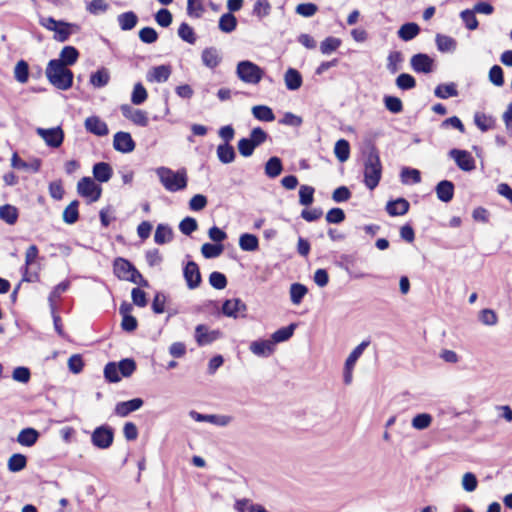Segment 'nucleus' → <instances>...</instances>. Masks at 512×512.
<instances>
[{"label":"nucleus","instance_id":"f257e3e1","mask_svg":"<svg viewBox=\"0 0 512 512\" xmlns=\"http://www.w3.org/2000/svg\"><path fill=\"white\" fill-rule=\"evenodd\" d=\"M46 77L50 84L59 90L66 91L73 85L74 74L63 62L50 60L45 70Z\"/></svg>","mask_w":512,"mask_h":512},{"label":"nucleus","instance_id":"f03ea898","mask_svg":"<svg viewBox=\"0 0 512 512\" xmlns=\"http://www.w3.org/2000/svg\"><path fill=\"white\" fill-rule=\"evenodd\" d=\"M156 174L163 187L169 192H178L187 187L188 177L185 168L174 171L168 167H159Z\"/></svg>","mask_w":512,"mask_h":512},{"label":"nucleus","instance_id":"7ed1b4c3","mask_svg":"<svg viewBox=\"0 0 512 512\" xmlns=\"http://www.w3.org/2000/svg\"><path fill=\"white\" fill-rule=\"evenodd\" d=\"M382 176V165L379 157L378 150L372 146L370 147L364 162V183L370 190H374Z\"/></svg>","mask_w":512,"mask_h":512},{"label":"nucleus","instance_id":"20e7f679","mask_svg":"<svg viewBox=\"0 0 512 512\" xmlns=\"http://www.w3.org/2000/svg\"><path fill=\"white\" fill-rule=\"evenodd\" d=\"M236 75L242 82L254 85L261 81L264 71L255 63L244 60L237 64Z\"/></svg>","mask_w":512,"mask_h":512},{"label":"nucleus","instance_id":"39448f33","mask_svg":"<svg viewBox=\"0 0 512 512\" xmlns=\"http://www.w3.org/2000/svg\"><path fill=\"white\" fill-rule=\"evenodd\" d=\"M78 194L87 199L88 203L96 202L100 199L102 188L92 178L83 177L77 184Z\"/></svg>","mask_w":512,"mask_h":512},{"label":"nucleus","instance_id":"423d86ee","mask_svg":"<svg viewBox=\"0 0 512 512\" xmlns=\"http://www.w3.org/2000/svg\"><path fill=\"white\" fill-rule=\"evenodd\" d=\"M114 440V430L108 425H102L94 429L91 434L92 444L99 449H108Z\"/></svg>","mask_w":512,"mask_h":512},{"label":"nucleus","instance_id":"0eeeda50","mask_svg":"<svg viewBox=\"0 0 512 512\" xmlns=\"http://www.w3.org/2000/svg\"><path fill=\"white\" fill-rule=\"evenodd\" d=\"M36 134L40 136L45 144L51 148H58L64 141V131L61 127L41 128L36 129Z\"/></svg>","mask_w":512,"mask_h":512},{"label":"nucleus","instance_id":"6e6552de","mask_svg":"<svg viewBox=\"0 0 512 512\" xmlns=\"http://www.w3.org/2000/svg\"><path fill=\"white\" fill-rule=\"evenodd\" d=\"M449 156L455 161L459 169L471 172L476 168L475 160L470 152L461 149H451Z\"/></svg>","mask_w":512,"mask_h":512},{"label":"nucleus","instance_id":"1a4fd4ad","mask_svg":"<svg viewBox=\"0 0 512 512\" xmlns=\"http://www.w3.org/2000/svg\"><path fill=\"white\" fill-rule=\"evenodd\" d=\"M410 64L416 73L428 74L433 71L434 60L427 54L418 53L411 57Z\"/></svg>","mask_w":512,"mask_h":512},{"label":"nucleus","instance_id":"9d476101","mask_svg":"<svg viewBox=\"0 0 512 512\" xmlns=\"http://www.w3.org/2000/svg\"><path fill=\"white\" fill-rule=\"evenodd\" d=\"M183 276L189 289H196L200 286L202 278L196 262H187L183 268Z\"/></svg>","mask_w":512,"mask_h":512},{"label":"nucleus","instance_id":"9b49d317","mask_svg":"<svg viewBox=\"0 0 512 512\" xmlns=\"http://www.w3.org/2000/svg\"><path fill=\"white\" fill-rule=\"evenodd\" d=\"M246 310V304L239 298L226 300L222 306L223 314L233 318L244 317Z\"/></svg>","mask_w":512,"mask_h":512},{"label":"nucleus","instance_id":"f8f14e48","mask_svg":"<svg viewBox=\"0 0 512 512\" xmlns=\"http://www.w3.org/2000/svg\"><path fill=\"white\" fill-rule=\"evenodd\" d=\"M121 112L123 116L129 120H131L134 124L146 127L149 123V119L147 113L140 109H135L128 104H124L121 106Z\"/></svg>","mask_w":512,"mask_h":512},{"label":"nucleus","instance_id":"ddd939ff","mask_svg":"<svg viewBox=\"0 0 512 512\" xmlns=\"http://www.w3.org/2000/svg\"><path fill=\"white\" fill-rule=\"evenodd\" d=\"M218 330H209L204 324H199L195 328V340L199 346L211 344L220 337Z\"/></svg>","mask_w":512,"mask_h":512},{"label":"nucleus","instance_id":"4468645a","mask_svg":"<svg viewBox=\"0 0 512 512\" xmlns=\"http://www.w3.org/2000/svg\"><path fill=\"white\" fill-rule=\"evenodd\" d=\"M113 147L116 151L130 153L135 149V142L128 132H117L114 135Z\"/></svg>","mask_w":512,"mask_h":512},{"label":"nucleus","instance_id":"2eb2a0df","mask_svg":"<svg viewBox=\"0 0 512 512\" xmlns=\"http://www.w3.org/2000/svg\"><path fill=\"white\" fill-rule=\"evenodd\" d=\"M144 404L141 398H134L128 401L118 402L115 406L114 413L119 417H126L130 413L140 409Z\"/></svg>","mask_w":512,"mask_h":512},{"label":"nucleus","instance_id":"dca6fc26","mask_svg":"<svg viewBox=\"0 0 512 512\" xmlns=\"http://www.w3.org/2000/svg\"><path fill=\"white\" fill-rule=\"evenodd\" d=\"M84 126L88 132L96 136H106L109 133L107 124L98 116H90L86 118Z\"/></svg>","mask_w":512,"mask_h":512},{"label":"nucleus","instance_id":"f3484780","mask_svg":"<svg viewBox=\"0 0 512 512\" xmlns=\"http://www.w3.org/2000/svg\"><path fill=\"white\" fill-rule=\"evenodd\" d=\"M171 75V68L168 65H159L152 67L146 75V79L151 83L166 82Z\"/></svg>","mask_w":512,"mask_h":512},{"label":"nucleus","instance_id":"a211bd4d","mask_svg":"<svg viewBox=\"0 0 512 512\" xmlns=\"http://www.w3.org/2000/svg\"><path fill=\"white\" fill-rule=\"evenodd\" d=\"M249 349L256 356L268 357L274 352L275 346L270 339L256 340L251 342Z\"/></svg>","mask_w":512,"mask_h":512},{"label":"nucleus","instance_id":"6ab92c4d","mask_svg":"<svg viewBox=\"0 0 512 512\" xmlns=\"http://www.w3.org/2000/svg\"><path fill=\"white\" fill-rule=\"evenodd\" d=\"M201 60L204 66L214 69L221 63L222 56L217 48L207 47L202 51Z\"/></svg>","mask_w":512,"mask_h":512},{"label":"nucleus","instance_id":"aec40b11","mask_svg":"<svg viewBox=\"0 0 512 512\" xmlns=\"http://www.w3.org/2000/svg\"><path fill=\"white\" fill-rule=\"evenodd\" d=\"M410 203L405 198H397L386 204V211L390 216H402L408 213Z\"/></svg>","mask_w":512,"mask_h":512},{"label":"nucleus","instance_id":"412c9836","mask_svg":"<svg viewBox=\"0 0 512 512\" xmlns=\"http://www.w3.org/2000/svg\"><path fill=\"white\" fill-rule=\"evenodd\" d=\"M435 192L440 201L450 202L454 196V184L451 181L442 180L436 185Z\"/></svg>","mask_w":512,"mask_h":512},{"label":"nucleus","instance_id":"4be33fe9","mask_svg":"<svg viewBox=\"0 0 512 512\" xmlns=\"http://www.w3.org/2000/svg\"><path fill=\"white\" fill-rule=\"evenodd\" d=\"M93 176L99 182H108L112 175L113 170L110 164L106 162H98L93 166Z\"/></svg>","mask_w":512,"mask_h":512},{"label":"nucleus","instance_id":"5701e85b","mask_svg":"<svg viewBox=\"0 0 512 512\" xmlns=\"http://www.w3.org/2000/svg\"><path fill=\"white\" fill-rule=\"evenodd\" d=\"M39 438V432L34 428H25L22 429L18 436H17V442L26 447L33 446Z\"/></svg>","mask_w":512,"mask_h":512},{"label":"nucleus","instance_id":"b1692460","mask_svg":"<svg viewBox=\"0 0 512 512\" xmlns=\"http://www.w3.org/2000/svg\"><path fill=\"white\" fill-rule=\"evenodd\" d=\"M114 273L119 279L125 280L135 268L131 262L124 258H116L114 261Z\"/></svg>","mask_w":512,"mask_h":512},{"label":"nucleus","instance_id":"393cba45","mask_svg":"<svg viewBox=\"0 0 512 512\" xmlns=\"http://www.w3.org/2000/svg\"><path fill=\"white\" fill-rule=\"evenodd\" d=\"M420 33V27L414 22L403 24L398 32V37L403 41H410L414 39Z\"/></svg>","mask_w":512,"mask_h":512},{"label":"nucleus","instance_id":"a878e982","mask_svg":"<svg viewBox=\"0 0 512 512\" xmlns=\"http://www.w3.org/2000/svg\"><path fill=\"white\" fill-rule=\"evenodd\" d=\"M284 81L288 90H298L302 85V76L296 69L289 68L284 75Z\"/></svg>","mask_w":512,"mask_h":512},{"label":"nucleus","instance_id":"bb28decb","mask_svg":"<svg viewBox=\"0 0 512 512\" xmlns=\"http://www.w3.org/2000/svg\"><path fill=\"white\" fill-rule=\"evenodd\" d=\"M118 24L123 31L132 30L137 22L138 17L133 11L124 12L117 17Z\"/></svg>","mask_w":512,"mask_h":512},{"label":"nucleus","instance_id":"cd10ccee","mask_svg":"<svg viewBox=\"0 0 512 512\" xmlns=\"http://www.w3.org/2000/svg\"><path fill=\"white\" fill-rule=\"evenodd\" d=\"M172 239H173L172 229L168 225L159 224L157 226L155 234H154V241L159 245H163V244L171 242Z\"/></svg>","mask_w":512,"mask_h":512},{"label":"nucleus","instance_id":"c85d7f7f","mask_svg":"<svg viewBox=\"0 0 512 512\" xmlns=\"http://www.w3.org/2000/svg\"><path fill=\"white\" fill-rule=\"evenodd\" d=\"M79 57L78 50L73 46H65L61 52L57 61L63 62V66H71L76 63Z\"/></svg>","mask_w":512,"mask_h":512},{"label":"nucleus","instance_id":"c756f323","mask_svg":"<svg viewBox=\"0 0 512 512\" xmlns=\"http://www.w3.org/2000/svg\"><path fill=\"white\" fill-rule=\"evenodd\" d=\"M283 171L282 161L279 157L273 156L265 164V174L269 178H276Z\"/></svg>","mask_w":512,"mask_h":512},{"label":"nucleus","instance_id":"7c9ffc66","mask_svg":"<svg viewBox=\"0 0 512 512\" xmlns=\"http://www.w3.org/2000/svg\"><path fill=\"white\" fill-rule=\"evenodd\" d=\"M216 152L219 161L223 164H229L233 162L236 157L234 148L227 143L218 145Z\"/></svg>","mask_w":512,"mask_h":512},{"label":"nucleus","instance_id":"2f4dec72","mask_svg":"<svg viewBox=\"0 0 512 512\" xmlns=\"http://www.w3.org/2000/svg\"><path fill=\"white\" fill-rule=\"evenodd\" d=\"M110 74L106 68H101L90 76V84L95 88H102L109 83Z\"/></svg>","mask_w":512,"mask_h":512},{"label":"nucleus","instance_id":"473e14b6","mask_svg":"<svg viewBox=\"0 0 512 512\" xmlns=\"http://www.w3.org/2000/svg\"><path fill=\"white\" fill-rule=\"evenodd\" d=\"M437 49L440 52H452L456 49V41L450 36L437 34L435 38Z\"/></svg>","mask_w":512,"mask_h":512},{"label":"nucleus","instance_id":"72a5a7b5","mask_svg":"<svg viewBox=\"0 0 512 512\" xmlns=\"http://www.w3.org/2000/svg\"><path fill=\"white\" fill-rule=\"evenodd\" d=\"M0 219L9 225H13L18 219V209L10 204L0 207Z\"/></svg>","mask_w":512,"mask_h":512},{"label":"nucleus","instance_id":"f704fd0d","mask_svg":"<svg viewBox=\"0 0 512 512\" xmlns=\"http://www.w3.org/2000/svg\"><path fill=\"white\" fill-rule=\"evenodd\" d=\"M434 94L437 98L448 99L450 97H456L458 95V91L455 83L439 84L435 88Z\"/></svg>","mask_w":512,"mask_h":512},{"label":"nucleus","instance_id":"c9c22d12","mask_svg":"<svg viewBox=\"0 0 512 512\" xmlns=\"http://www.w3.org/2000/svg\"><path fill=\"white\" fill-rule=\"evenodd\" d=\"M239 246L243 251L252 252L258 249L259 241L255 235L244 233L239 238Z\"/></svg>","mask_w":512,"mask_h":512},{"label":"nucleus","instance_id":"e433bc0d","mask_svg":"<svg viewBox=\"0 0 512 512\" xmlns=\"http://www.w3.org/2000/svg\"><path fill=\"white\" fill-rule=\"evenodd\" d=\"M252 114L259 121L272 122L275 119L272 109L266 105L252 107Z\"/></svg>","mask_w":512,"mask_h":512},{"label":"nucleus","instance_id":"4c0bfd02","mask_svg":"<svg viewBox=\"0 0 512 512\" xmlns=\"http://www.w3.org/2000/svg\"><path fill=\"white\" fill-rule=\"evenodd\" d=\"M27 465V458L25 455L15 453L8 459L7 467L10 472H19Z\"/></svg>","mask_w":512,"mask_h":512},{"label":"nucleus","instance_id":"58836bf2","mask_svg":"<svg viewBox=\"0 0 512 512\" xmlns=\"http://www.w3.org/2000/svg\"><path fill=\"white\" fill-rule=\"evenodd\" d=\"M219 29L224 33H231L237 27V19L232 13H225L219 19Z\"/></svg>","mask_w":512,"mask_h":512},{"label":"nucleus","instance_id":"ea45409f","mask_svg":"<svg viewBox=\"0 0 512 512\" xmlns=\"http://www.w3.org/2000/svg\"><path fill=\"white\" fill-rule=\"evenodd\" d=\"M296 328V324L292 323L287 327H283L275 331L271 335V341L274 342V345L276 343L287 341L289 338L292 337L294 330Z\"/></svg>","mask_w":512,"mask_h":512},{"label":"nucleus","instance_id":"a19ab883","mask_svg":"<svg viewBox=\"0 0 512 512\" xmlns=\"http://www.w3.org/2000/svg\"><path fill=\"white\" fill-rule=\"evenodd\" d=\"M71 27H73V24H71V23H67L64 21H58L57 27L53 31V32H55L54 39L58 42L67 41L72 33Z\"/></svg>","mask_w":512,"mask_h":512},{"label":"nucleus","instance_id":"79ce46f5","mask_svg":"<svg viewBox=\"0 0 512 512\" xmlns=\"http://www.w3.org/2000/svg\"><path fill=\"white\" fill-rule=\"evenodd\" d=\"M370 341L364 340L358 346L354 348V350L349 354L345 361V365L349 368H354L357 360L361 357L364 350L369 346Z\"/></svg>","mask_w":512,"mask_h":512},{"label":"nucleus","instance_id":"37998d69","mask_svg":"<svg viewBox=\"0 0 512 512\" xmlns=\"http://www.w3.org/2000/svg\"><path fill=\"white\" fill-rule=\"evenodd\" d=\"M334 153L340 162H345L350 156V145L345 139H340L335 143Z\"/></svg>","mask_w":512,"mask_h":512},{"label":"nucleus","instance_id":"c03bdc74","mask_svg":"<svg viewBox=\"0 0 512 512\" xmlns=\"http://www.w3.org/2000/svg\"><path fill=\"white\" fill-rule=\"evenodd\" d=\"M341 39L333 36L325 38L320 43V51L323 55H329L341 46Z\"/></svg>","mask_w":512,"mask_h":512},{"label":"nucleus","instance_id":"a18cd8bd","mask_svg":"<svg viewBox=\"0 0 512 512\" xmlns=\"http://www.w3.org/2000/svg\"><path fill=\"white\" fill-rule=\"evenodd\" d=\"M308 289L305 285L300 283H293L290 286V298L294 305H299L304 296L307 294Z\"/></svg>","mask_w":512,"mask_h":512},{"label":"nucleus","instance_id":"49530a36","mask_svg":"<svg viewBox=\"0 0 512 512\" xmlns=\"http://www.w3.org/2000/svg\"><path fill=\"white\" fill-rule=\"evenodd\" d=\"M79 202L72 201L63 211V221L67 224H74L79 218L78 212Z\"/></svg>","mask_w":512,"mask_h":512},{"label":"nucleus","instance_id":"de8ad7c7","mask_svg":"<svg viewBox=\"0 0 512 512\" xmlns=\"http://www.w3.org/2000/svg\"><path fill=\"white\" fill-rule=\"evenodd\" d=\"M69 281H63L56 285L49 295V303L51 311L56 310V300L60 298L61 294L66 292L69 288Z\"/></svg>","mask_w":512,"mask_h":512},{"label":"nucleus","instance_id":"09e8293b","mask_svg":"<svg viewBox=\"0 0 512 512\" xmlns=\"http://www.w3.org/2000/svg\"><path fill=\"white\" fill-rule=\"evenodd\" d=\"M14 78L21 84H24L28 81L29 66L26 61L20 60L17 62L14 68Z\"/></svg>","mask_w":512,"mask_h":512},{"label":"nucleus","instance_id":"8fccbe9b","mask_svg":"<svg viewBox=\"0 0 512 512\" xmlns=\"http://www.w3.org/2000/svg\"><path fill=\"white\" fill-rule=\"evenodd\" d=\"M474 122L476 126L483 132L492 129L495 125V120L486 114L476 113L474 115Z\"/></svg>","mask_w":512,"mask_h":512},{"label":"nucleus","instance_id":"3c124183","mask_svg":"<svg viewBox=\"0 0 512 512\" xmlns=\"http://www.w3.org/2000/svg\"><path fill=\"white\" fill-rule=\"evenodd\" d=\"M178 36L185 42L189 44H195L197 37L193 30V28L187 24L186 22H183L180 24L178 28Z\"/></svg>","mask_w":512,"mask_h":512},{"label":"nucleus","instance_id":"603ef678","mask_svg":"<svg viewBox=\"0 0 512 512\" xmlns=\"http://www.w3.org/2000/svg\"><path fill=\"white\" fill-rule=\"evenodd\" d=\"M104 377L110 383H117L121 380L117 363L109 362L104 367Z\"/></svg>","mask_w":512,"mask_h":512},{"label":"nucleus","instance_id":"864d4df0","mask_svg":"<svg viewBox=\"0 0 512 512\" xmlns=\"http://www.w3.org/2000/svg\"><path fill=\"white\" fill-rule=\"evenodd\" d=\"M223 249L224 247L222 244L204 243L201 247V253L205 258L211 259L220 256Z\"/></svg>","mask_w":512,"mask_h":512},{"label":"nucleus","instance_id":"5fc2aeb1","mask_svg":"<svg viewBox=\"0 0 512 512\" xmlns=\"http://www.w3.org/2000/svg\"><path fill=\"white\" fill-rule=\"evenodd\" d=\"M271 12V4L268 0H256L253 6V15L259 19H263Z\"/></svg>","mask_w":512,"mask_h":512},{"label":"nucleus","instance_id":"6e6d98bb","mask_svg":"<svg viewBox=\"0 0 512 512\" xmlns=\"http://www.w3.org/2000/svg\"><path fill=\"white\" fill-rule=\"evenodd\" d=\"M432 416L428 413L417 414L411 421V425L414 429L424 430L428 428L432 423Z\"/></svg>","mask_w":512,"mask_h":512},{"label":"nucleus","instance_id":"4d7b16f0","mask_svg":"<svg viewBox=\"0 0 512 512\" xmlns=\"http://www.w3.org/2000/svg\"><path fill=\"white\" fill-rule=\"evenodd\" d=\"M147 97L148 94L144 86L141 83H136L132 91L131 102L134 105H141L146 101Z\"/></svg>","mask_w":512,"mask_h":512},{"label":"nucleus","instance_id":"13d9d810","mask_svg":"<svg viewBox=\"0 0 512 512\" xmlns=\"http://www.w3.org/2000/svg\"><path fill=\"white\" fill-rule=\"evenodd\" d=\"M203 0H187V13L194 18H200L204 13Z\"/></svg>","mask_w":512,"mask_h":512},{"label":"nucleus","instance_id":"bf43d9fd","mask_svg":"<svg viewBox=\"0 0 512 512\" xmlns=\"http://www.w3.org/2000/svg\"><path fill=\"white\" fill-rule=\"evenodd\" d=\"M396 85L401 90H410L416 86V80L412 75L402 73L396 78Z\"/></svg>","mask_w":512,"mask_h":512},{"label":"nucleus","instance_id":"052dcab7","mask_svg":"<svg viewBox=\"0 0 512 512\" xmlns=\"http://www.w3.org/2000/svg\"><path fill=\"white\" fill-rule=\"evenodd\" d=\"M109 4L105 0H92L86 4V10L92 15H98L108 10Z\"/></svg>","mask_w":512,"mask_h":512},{"label":"nucleus","instance_id":"680f3d73","mask_svg":"<svg viewBox=\"0 0 512 512\" xmlns=\"http://www.w3.org/2000/svg\"><path fill=\"white\" fill-rule=\"evenodd\" d=\"M121 376L130 377L136 370V362L131 358H125L118 364Z\"/></svg>","mask_w":512,"mask_h":512},{"label":"nucleus","instance_id":"e2e57ef3","mask_svg":"<svg viewBox=\"0 0 512 512\" xmlns=\"http://www.w3.org/2000/svg\"><path fill=\"white\" fill-rule=\"evenodd\" d=\"M384 104L387 110L394 114H398L403 111V103L400 98L395 96H385Z\"/></svg>","mask_w":512,"mask_h":512},{"label":"nucleus","instance_id":"0e129e2a","mask_svg":"<svg viewBox=\"0 0 512 512\" xmlns=\"http://www.w3.org/2000/svg\"><path fill=\"white\" fill-rule=\"evenodd\" d=\"M462 21L464 22L465 26L469 30H475L478 27V21L475 16L474 10H464L460 14Z\"/></svg>","mask_w":512,"mask_h":512},{"label":"nucleus","instance_id":"69168bd1","mask_svg":"<svg viewBox=\"0 0 512 512\" xmlns=\"http://www.w3.org/2000/svg\"><path fill=\"white\" fill-rule=\"evenodd\" d=\"M209 283L213 288L222 290L227 286V278L223 273L214 271L209 276Z\"/></svg>","mask_w":512,"mask_h":512},{"label":"nucleus","instance_id":"338daca9","mask_svg":"<svg viewBox=\"0 0 512 512\" xmlns=\"http://www.w3.org/2000/svg\"><path fill=\"white\" fill-rule=\"evenodd\" d=\"M314 188L302 185L299 190V202L301 205L308 206L313 202Z\"/></svg>","mask_w":512,"mask_h":512},{"label":"nucleus","instance_id":"774afa93","mask_svg":"<svg viewBox=\"0 0 512 512\" xmlns=\"http://www.w3.org/2000/svg\"><path fill=\"white\" fill-rule=\"evenodd\" d=\"M198 229V223L196 219L192 217H185L179 224V230L184 235H190Z\"/></svg>","mask_w":512,"mask_h":512}]
</instances>
